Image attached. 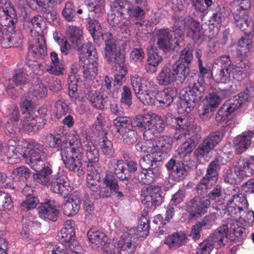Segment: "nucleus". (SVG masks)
I'll use <instances>...</instances> for the list:
<instances>
[{
    "mask_svg": "<svg viewBox=\"0 0 254 254\" xmlns=\"http://www.w3.org/2000/svg\"><path fill=\"white\" fill-rule=\"evenodd\" d=\"M181 25L184 26V28L188 32V36L191 37L193 39L199 38L200 35L199 23L194 20L190 16L185 18L179 17Z\"/></svg>",
    "mask_w": 254,
    "mask_h": 254,
    "instance_id": "31",
    "label": "nucleus"
},
{
    "mask_svg": "<svg viewBox=\"0 0 254 254\" xmlns=\"http://www.w3.org/2000/svg\"><path fill=\"white\" fill-rule=\"evenodd\" d=\"M63 17L68 21L71 22L75 20L76 11L73 2L67 1L64 4V8L62 11Z\"/></svg>",
    "mask_w": 254,
    "mask_h": 254,
    "instance_id": "60",
    "label": "nucleus"
},
{
    "mask_svg": "<svg viewBox=\"0 0 254 254\" xmlns=\"http://www.w3.org/2000/svg\"><path fill=\"white\" fill-rule=\"evenodd\" d=\"M69 146L64 144L62 145L61 155L64 166L69 171L82 174L81 159L78 155L81 154V145L80 139L77 135H71L68 139Z\"/></svg>",
    "mask_w": 254,
    "mask_h": 254,
    "instance_id": "2",
    "label": "nucleus"
},
{
    "mask_svg": "<svg viewBox=\"0 0 254 254\" xmlns=\"http://www.w3.org/2000/svg\"><path fill=\"white\" fill-rule=\"evenodd\" d=\"M43 22V18L40 15L33 16L30 20L25 21L26 29L32 36H38L42 30Z\"/></svg>",
    "mask_w": 254,
    "mask_h": 254,
    "instance_id": "46",
    "label": "nucleus"
},
{
    "mask_svg": "<svg viewBox=\"0 0 254 254\" xmlns=\"http://www.w3.org/2000/svg\"><path fill=\"white\" fill-rule=\"evenodd\" d=\"M112 78L108 76L105 77L104 82L103 85L101 86L100 89V93H102V96L105 98L107 96H111V99L115 98L114 93L112 91Z\"/></svg>",
    "mask_w": 254,
    "mask_h": 254,
    "instance_id": "62",
    "label": "nucleus"
},
{
    "mask_svg": "<svg viewBox=\"0 0 254 254\" xmlns=\"http://www.w3.org/2000/svg\"><path fill=\"white\" fill-rule=\"evenodd\" d=\"M205 85L198 80L192 83L190 81L189 85L184 94L182 93V104L186 107V111L190 112L194 107L195 103L199 102L203 96Z\"/></svg>",
    "mask_w": 254,
    "mask_h": 254,
    "instance_id": "7",
    "label": "nucleus"
},
{
    "mask_svg": "<svg viewBox=\"0 0 254 254\" xmlns=\"http://www.w3.org/2000/svg\"><path fill=\"white\" fill-rule=\"evenodd\" d=\"M33 189L30 186L26 185L23 189L22 193L26 196V198L20 203L19 206V209L20 211H27L37 207L39 200L33 194Z\"/></svg>",
    "mask_w": 254,
    "mask_h": 254,
    "instance_id": "25",
    "label": "nucleus"
},
{
    "mask_svg": "<svg viewBox=\"0 0 254 254\" xmlns=\"http://www.w3.org/2000/svg\"><path fill=\"white\" fill-rule=\"evenodd\" d=\"M228 225H222L208 237L215 248L220 249L225 245L228 239Z\"/></svg>",
    "mask_w": 254,
    "mask_h": 254,
    "instance_id": "28",
    "label": "nucleus"
},
{
    "mask_svg": "<svg viewBox=\"0 0 254 254\" xmlns=\"http://www.w3.org/2000/svg\"><path fill=\"white\" fill-rule=\"evenodd\" d=\"M131 85L137 98L144 105H155L156 98L153 82L135 75L130 77Z\"/></svg>",
    "mask_w": 254,
    "mask_h": 254,
    "instance_id": "4",
    "label": "nucleus"
},
{
    "mask_svg": "<svg viewBox=\"0 0 254 254\" xmlns=\"http://www.w3.org/2000/svg\"><path fill=\"white\" fill-rule=\"evenodd\" d=\"M83 151L86 158L87 170H95V168H99V152L91 141H87L83 146Z\"/></svg>",
    "mask_w": 254,
    "mask_h": 254,
    "instance_id": "18",
    "label": "nucleus"
},
{
    "mask_svg": "<svg viewBox=\"0 0 254 254\" xmlns=\"http://www.w3.org/2000/svg\"><path fill=\"white\" fill-rule=\"evenodd\" d=\"M172 122L176 124L175 127L179 131L178 136H176V139H182L193 132L194 125L191 124L188 118L181 117L172 118Z\"/></svg>",
    "mask_w": 254,
    "mask_h": 254,
    "instance_id": "29",
    "label": "nucleus"
},
{
    "mask_svg": "<svg viewBox=\"0 0 254 254\" xmlns=\"http://www.w3.org/2000/svg\"><path fill=\"white\" fill-rule=\"evenodd\" d=\"M78 55L80 60L86 59L89 60H98L96 48L90 42L86 43L78 48Z\"/></svg>",
    "mask_w": 254,
    "mask_h": 254,
    "instance_id": "42",
    "label": "nucleus"
},
{
    "mask_svg": "<svg viewBox=\"0 0 254 254\" xmlns=\"http://www.w3.org/2000/svg\"><path fill=\"white\" fill-rule=\"evenodd\" d=\"M0 17L5 20L4 24H7L11 29L17 22V14L9 0H0Z\"/></svg>",
    "mask_w": 254,
    "mask_h": 254,
    "instance_id": "19",
    "label": "nucleus"
},
{
    "mask_svg": "<svg viewBox=\"0 0 254 254\" xmlns=\"http://www.w3.org/2000/svg\"><path fill=\"white\" fill-rule=\"evenodd\" d=\"M157 49L151 48L148 52L147 63L145 69L147 72L154 73L157 71V67L162 62L163 58L159 55Z\"/></svg>",
    "mask_w": 254,
    "mask_h": 254,
    "instance_id": "37",
    "label": "nucleus"
},
{
    "mask_svg": "<svg viewBox=\"0 0 254 254\" xmlns=\"http://www.w3.org/2000/svg\"><path fill=\"white\" fill-rule=\"evenodd\" d=\"M186 68L182 64L165 65L157 76L158 84L161 86H167L176 81L178 84L182 85L187 77L185 74Z\"/></svg>",
    "mask_w": 254,
    "mask_h": 254,
    "instance_id": "6",
    "label": "nucleus"
},
{
    "mask_svg": "<svg viewBox=\"0 0 254 254\" xmlns=\"http://www.w3.org/2000/svg\"><path fill=\"white\" fill-rule=\"evenodd\" d=\"M157 153H152L147 154L141 157L139 160V165L143 171L152 170L157 166V162H161L162 158Z\"/></svg>",
    "mask_w": 254,
    "mask_h": 254,
    "instance_id": "44",
    "label": "nucleus"
},
{
    "mask_svg": "<svg viewBox=\"0 0 254 254\" xmlns=\"http://www.w3.org/2000/svg\"><path fill=\"white\" fill-rule=\"evenodd\" d=\"M165 166L168 170L172 171L175 180H182L187 176V170L182 161L177 160L173 158L169 160Z\"/></svg>",
    "mask_w": 254,
    "mask_h": 254,
    "instance_id": "21",
    "label": "nucleus"
},
{
    "mask_svg": "<svg viewBox=\"0 0 254 254\" xmlns=\"http://www.w3.org/2000/svg\"><path fill=\"white\" fill-rule=\"evenodd\" d=\"M38 210L39 217L44 220L53 222L58 220L59 211L50 201L42 203L38 207Z\"/></svg>",
    "mask_w": 254,
    "mask_h": 254,
    "instance_id": "24",
    "label": "nucleus"
},
{
    "mask_svg": "<svg viewBox=\"0 0 254 254\" xmlns=\"http://www.w3.org/2000/svg\"><path fill=\"white\" fill-rule=\"evenodd\" d=\"M123 18L120 15H117L115 13H111L108 15V22L110 25L113 27H116L117 26L120 28V31L122 33L124 32L127 33V30H128V24L130 23V22H124V23L120 24L121 19Z\"/></svg>",
    "mask_w": 254,
    "mask_h": 254,
    "instance_id": "57",
    "label": "nucleus"
},
{
    "mask_svg": "<svg viewBox=\"0 0 254 254\" xmlns=\"http://www.w3.org/2000/svg\"><path fill=\"white\" fill-rule=\"evenodd\" d=\"M140 192L141 202L147 207L153 209L162 203L161 187L156 185L144 187L141 188Z\"/></svg>",
    "mask_w": 254,
    "mask_h": 254,
    "instance_id": "10",
    "label": "nucleus"
},
{
    "mask_svg": "<svg viewBox=\"0 0 254 254\" xmlns=\"http://www.w3.org/2000/svg\"><path fill=\"white\" fill-rule=\"evenodd\" d=\"M154 37L156 39L157 47L165 53L173 51L177 45H179L178 41L173 39L170 31L167 28L157 29L154 31Z\"/></svg>",
    "mask_w": 254,
    "mask_h": 254,
    "instance_id": "17",
    "label": "nucleus"
},
{
    "mask_svg": "<svg viewBox=\"0 0 254 254\" xmlns=\"http://www.w3.org/2000/svg\"><path fill=\"white\" fill-rule=\"evenodd\" d=\"M212 217L211 215L206 216L201 221L197 222L194 225L192 226L190 236L193 240L196 241L200 239V232L202 227L207 225Z\"/></svg>",
    "mask_w": 254,
    "mask_h": 254,
    "instance_id": "56",
    "label": "nucleus"
},
{
    "mask_svg": "<svg viewBox=\"0 0 254 254\" xmlns=\"http://www.w3.org/2000/svg\"><path fill=\"white\" fill-rule=\"evenodd\" d=\"M151 142L153 145V153H157V154L160 155L159 156L162 158V160H164L166 150L170 148L171 145V138L167 135H163L156 138Z\"/></svg>",
    "mask_w": 254,
    "mask_h": 254,
    "instance_id": "32",
    "label": "nucleus"
},
{
    "mask_svg": "<svg viewBox=\"0 0 254 254\" xmlns=\"http://www.w3.org/2000/svg\"><path fill=\"white\" fill-rule=\"evenodd\" d=\"M183 142L177 150V154L180 158H185L190 154L195 148L197 144V135L196 134H190L186 135L182 139H177Z\"/></svg>",
    "mask_w": 254,
    "mask_h": 254,
    "instance_id": "23",
    "label": "nucleus"
},
{
    "mask_svg": "<svg viewBox=\"0 0 254 254\" xmlns=\"http://www.w3.org/2000/svg\"><path fill=\"white\" fill-rule=\"evenodd\" d=\"M37 112L40 117L33 114L26 117L23 120L22 127L28 134H34L44 127L46 124L45 118L47 115V109L44 107L40 108Z\"/></svg>",
    "mask_w": 254,
    "mask_h": 254,
    "instance_id": "9",
    "label": "nucleus"
},
{
    "mask_svg": "<svg viewBox=\"0 0 254 254\" xmlns=\"http://www.w3.org/2000/svg\"><path fill=\"white\" fill-rule=\"evenodd\" d=\"M87 235L89 242L92 245L97 246L98 248L106 249L108 244V237L102 231H95L91 229L87 232Z\"/></svg>",
    "mask_w": 254,
    "mask_h": 254,
    "instance_id": "40",
    "label": "nucleus"
},
{
    "mask_svg": "<svg viewBox=\"0 0 254 254\" xmlns=\"http://www.w3.org/2000/svg\"><path fill=\"white\" fill-rule=\"evenodd\" d=\"M87 96L91 105L99 110H103L108 102L111 101V96L103 97L102 93H98L95 90L89 91Z\"/></svg>",
    "mask_w": 254,
    "mask_h": 254,
    "instance_id": "38",
    "label": "nucleus"
},
{
    "mask_svg": "<svg viewBox=\"0 0 254 254\" xmlns=\"http://www.w3.org/2000/svg\"><path fill=\"white\" fill-rule=\"evenodd\" d=\"M186 235L179 233L169 235L166 239L165 243L171 249H176L181 247L186 243Z\"/></svg>",
    "mask_w": 254,
    "mask_h": 254,
    "instance_id": "53",
    "label": "nucleus"
},
{
    "mask_svg": "<svg viewBox=\"0 0 254 254\" xmlns=\"http://www.w3.org/2000/svg\"><path fill=\"white\" fill-rule=\"evenodd\" d=\"M56 117L58 119L65 116L70 113L72 111L70 109L68 104L64 100H59L55 103Z\"/></svg>",
    "mask_w": 254,
    "mask_h": 254,
    "instance_id": "58",
    "label": "nucleus"
},
{
    "mask_svg": "<svg viewBox=\"0 0 254 254\" xmlns=\"http://www.w3.org/2000/svg\"><path fill=\"white\" fill-rule=\"evenodd\" d=\"M102 153L108 158L113 157L115 153L113 145L111 140L106 137H103L99 143Z\"/></svg>",
    "mask_w": 254,
    "mask_h": 254,
    "instance_id": "61",
    "label": "nucleus"
},
{
    "mask_svg": "<svg viewBox=\"0 0 254 254\" xmlns=\"http://www.w3.org/2000/svg\"><path fill=\"white\" fill-rule=\"evenodd\" d=\"M254 135V132L249 130L243 132L234 139V144L236 154H241L249 148Z\"/></svg>",
    "mask_w": 254,
    "mask_h": 254,
    "instance_id": "26",
    "label": "nucleus"
},
{
    "mask_svg": "<svg viewBox=\"0 0 254 254\" xmlns=\"http://www.w3.org/2000/svg\"><path fill=\"white\" fill-rule=\"evenodd\" d=\"M103 184L107 188H109L112 192H114L117 198L122 199L125 196L123 192L119 190L118 181L112 172H106L103 179Z\"/></svg>",
    "mask_w": 254,
    "mask_h": 254,
    "instance_id": "33",
    "label": "nucleus"
},
{
    "mask_svg": "<svg viewBox=\"0 0 254 254\" xmlns=\"http://www.w3.org/2000/svg\"><path fill=\"white\" fill-rule=\"evenodd\" d=\"M109 168L114 175L121 181L128 182L129 175L127 172L125 162L122 160L112 159L109 163Z\"/></svg>",
    "mask_w": 254,
    "mask_h": 254,
    "instance_id": "27",
    "label": "nucleus"
},
{
    "mask_svg": "<svg viewBox=\"0 0 254 254\" xmlns=\"http://www.w3.org/2000/svg\"><path fill=\"white\" fill-rule=\"evenodd\" d=\"M105 59L113 67L119 69L124 68L125 57L120 51L117 50V44L113 39L105 40L104 50Z\"/></svg>",
    "mask_w": 254,
    "mask_h": 254,
    "instance_id": "11",
    "label": "nucleus"
},
{
    "mask_svg": "<svg viewBox=\"0 0 254 254\" xmlns=\"http://www.w3.org/2000/svg\"><path fill=\"white\" fill-rule=\"evenodd\" d=\"M224 134L217 131L210 133L195 149L194 154L199 159L207 156L222 139Z\"/></svg>",
    "mask_w": 254,
    "mask_h": 254,
    "instance_id": "14",
    "label": "nucleus"
},
{
    "mask_svg": "<svg viewBox=\"0 0 254 254\" xmlns=\"http://www.w3.org/2000/svg\"><path fill=\"white\" fill-rule=\"evenodd\" d=\"M234 11L232 13L235 25L238 24V21L242 20L244 15L249 17L248 10L251 8V0H234L233 1Z\"/></svg>",
    "mask_w": 254,
    "mask_h": 254,
    "instance_id": "22",
    "label": "nucleus"
},
{
    "mask_svg": "<svg viewBox=\"0 0 254 254\" xmlns=\"http://www.w3.org/2000/svg\"><path fill=\"white\" fill-rule=\"evenodd\" d=\"M215 64L218 65L215 76L219 82L227 83L230 81L231 77L234 79L240 80L245 71L243 62L234 64L229 56L222 55L218 57Z\"/></svg>",
    "mask_w": 254,
    "mask_h": 254,
    "instance_id": "3",
    "label": "nucleus"
},
{
    "mask_svg": "<svg viewBox=\"0 0 254 254\" xmlns=\"http://www.w3.org/2000/svg\"><path fill=\"white\" fill-rule=\"evenodd\" d=\"M7 27V32L5 35L4 39L2 41L1 47L3 48L7 49L11 47L20 48L23 44V35L20 31H14V28L11 29L7 24H4Z\"/></svg>",
    "mask_w": 254,
    "mask_h": 254,
    "instance_id": "20",
    "label": "nucleus"
},
{
    "mask_svg": "<svg viewBox=\"0 0 254 254\" xmlns=\"http://www.w3.org/2000/svg\"><path fill=\"white\" fill-rule=\"evenodd\" d=\"M238 21L236 26L247 36L254 37V18L253 19L244 15L242 20Z\"/></svg>",
    "mask_w": 254,
    "mask_h": 254,
    "instance_id": "49",
    "label": "nucleus"
},
{
    "mask_svg": "<svg viewBox=\"0 0 254 254\" xmlns=\"http://www.w3.org/2000/svg\"><path fill=\"white\" fill-rule=\"evenodd\" d=\"M177 94V90L175 87H167L158 93L155 97L156 102L158 101L163 106L167 107L172 103Z\"/></svg>",
    "mask_w": 254,
    "mask_h": 254,
    "instance_id": "39",
    "label": "nucleus"
},
{
    "mask_svg": "<svg viewBox=\"0 0 254 254\" xmlns=\"http://www.w3.org/2000/svg\"><path fill=\"white\" fill-rule=\"evenodd\" d=\"M113 125L117 132L123 133L130 128L129 127H132V119L129 117L119 116L113 120Z\"/></svg>",
    "mask_w": 254,
    "mask_h": 254,
    "instance_id": "52",
    "label": "nucleus"
},
{
    "mask_svg": "<svg viewBox=\"0 0 254 254\" xmlns=\"http://www.w3.org/2000/svg\"><path fill=\"white\" fill-rule=\"evenodd\" d=\"M211 202L205 197L195 196L188 200L185 204L186 211L189 213V220L196 219L206 213Z\"/></svg>",
    "mask_w": 254,
    "mask_h": 254,
    "instance_id": "8",
    "label": "nucleus"
},
{
    "mask_svg": "<svg viewBox=\"0 0 254 254\" xmlns=\"http://www.w3.org/2000/svg\"><path fill=\"white\" fill-rule=\"evenodd\" d=\"M71 135H76L74 133H73L69 135L68 138H69V136ZM68 141V139L65 141H62V136L60 134H53L49 133L46 135L45 144L47 147L50 148L59 149L60 148L61 150L62 145L63 144H64L65 146H69Z\"/></svg>",
    "mask_w": 254,
    "mask_h": 254,
    "instance_id": "45",
    "label": "nucleus"
},
{
    "mask_svg": "<svg viewBox=\"0 0 254 254\" xmlns=\"http://www.w3.org/2000/svg\"><path fill=\"white\" fill-rule=\"evenodd\" d=\"M87 20L86 27L90 34L91 35L94 41L99 40L102 36L99 22L97 20L90 17L87 19Z\"/></svg>",
    "mask_w": 254,
    "mask_h": 254,
    "instance_id": "55",
    "label": "nucleus"
},
{
    "mask_svg": "<svg viewBox=\"0 0 254 254\" xmlns=\"http://www.w3.org/2000/svg\"><path fill=\"white\" fill-rule=\"evenodd\" d=\"M223 179L225 183L233 185V186L240 184L242 181L241 178L238 177V174L234 170L233 171L231 169H227L225 171Z\"/></svg>",
    "mask_w": 254,
    "mask_h": 254,
    "instance_id": "63",
    "label": "nucleus"
},
{
    "mask_svg": "<svg viewBox=\"0 0 254 254\" xmlns=\"http://www.w3.org/2000/svg\"><path fill=\"white\" fill-rule=\"evenodd\" d=\"M89 12L96 17L101 16L105 11V0H84Z\"/></svg>",
    "mask_w": 254,
    "mask_h": 254,
    "instance_id": "50",
    "label": "nucleus"
},
{
    "mask_svg": "<svg viewBox=\"0 0 254 254\" xmlns=\"http://www.w3.org/2000/svg\"><path fill=\"white\" fill-rule=\"evenodd\" d=\"M98 60H89L81 68L83 76L86 79H92L97 75Z\"/></svg>",
    "mask_w": 254,
    "mask_h": 254,
    "instance_id": "51",
    "label": "nucleus"
},
{
    "mask_svg": "<svg viewBox=\"0 0 254 254\" xmlns=\"http://www.w3.org/2000/svg\"><path fill=\"white\" fill-rule=\"evenodd\" d=\"M29 75L23 69H19L15 71L12 77V81L16 86L26 84L28 80Z\"/></svg>",
    "mask_w": 254,
    "mask_h": 254,
    "instance_id": "64",
    "label": "nucleus"
},
{
    "mask_svg": "<svg viewBox=\"0 0 254 254\" xmlns=\"http://www.w3.org/2000/svg\"><path fill=\"white\" fill-rule=\"evenodd\" d=\"M120 103L125 108L129 109L132 105V94L129 87L124 86L121 93Z\"/></svg>",
    "mask_w": 254,
    "mask_h": 254,
    "instance_id": "59",
    "label": "nucleus"
},
{
    "mask_svg": "<svg viewBox=\"0 0 254 254\" xmlns=\"http://www.w3.org/2000/svg\"><path fill=\"white\" fill-rule=\"evenodd\" d=\"M193 50L190 44H188L187 46L183 49L180 53L179 59L176 62V65H183L186 67V73L185 74L189 76L190 71V64L192 62L193 59Z\"/></svg>",
    "mask_w": 254,
    "mask_h": 254,
    "instance_id": "34",
    "label": "nucleus"
},
{
    "mask_svg": "<svg viewBox=\"0 0 254 254\" xmlns=\"http://www.w3.org/2000/svg\"><path fill=\"white\" fill-rule=\"evenodd\" d=\"M74 224V222L70 220L64 222V227L57 235L59 241L65 243L72 241L75 236Z\"/></svg>",
    "mask_w": 254,
    "mask_h": 254,
    "instance_id": "41",
    "label": "nucleus"
},
{
    "mask_svg": "<svg viewBox=\"0 0 254 254\" xmlns=\"http://www.w3.org/2000/svg\"><path fill=\"white\" fill-rule=\"evenodd\" d=\"M152 114L138 115L132 120V127L143 131L151 126Z\"/></svg>",
    "mask_w": 254,
    "mask_h": 254,
    "instance_id": "47",
    "label": "nucleus"
},
{
    "mask_svg": "<svg viewBox=\"0 0 254 254\" xmlns=\"http://www.w3.org/2000/svg\"><path fill=\"white\" fill-rule=\"evenodd\" d=\"M253 163L248 158L241 157L234 166V171L238 177L243 180L246 177L250 176L253 172Z\"/></svg>",
    "mask_w": 254,
    "mask_h": 254,
    "instance_id": "36",
    "label": "nucleus"
},
{
    "mask_svg": "<svg viewBox=\"0 0 254 254\" xmlns=\"http://www.w3.org/2000/svg\"><path fill=\"white\" fill-rule=\"evenodd\" d=\"M27 148L29 149L30 166L33 170H38L43 166L44 160L47 157L46 149L43 144L35 140L29 141Z\"/></svg>",
    "mask_w": 254,
    "mask_h": 254,
    "instance_id": "15",
    "label": "nucleus"
},
{
    "mask_svg": "<svg viewBox=\"0 0 254 254\" xmlns=\"http://www.w3.org/2000/svg\"><path fill=\"white\" fill-rule=\"evenodd\" d=\"M69 36V40L73 47H77L81 44L83 40V32L80 26L70 25L66 31Z\"/></svg>",
    "mask_w": 254,
    "mask_h": 254,
    "instance_id": "48",
    "label": "nucleus"
},
{
    "mask_svg": "<svg viewBox=\"0 0 254 254\" xmlns=\"http://www.w3.org/2000/svg\"><path fill=\"white\" fill-rule=\"evenodd\" d=\"M30 175V169L27 167L21 166L12 171L11 177L16 182H25Z\"/></svg>",
    "mask_w": 254,
    "mask_h": 254,
    "instance_id": "54",
    "label": "nucleus"
},
{
    "mask_svg": "<svg viewBox=\"0 0 254 254\" xmlns=\"http://www.w3.org/2000/svg\"><path fill=\"white\" fill-rule=\"evenodd\" d=\"M132 235L128 233H125L121 236L117 245L120 254H134L136 246L132 242Z\"/></svg>",
    "mask_w": 254,
    "mask_h": 254,
    "instance_id": "30",
    "label": "nucleus"
},
{
    "mask_svg": "<svg viewBox=\"0 0 254 254\" xmlns=\"http://www.w3.org/2000/svg\"><path fill=\"white\" fill-rule=\"evenodd\" d=\"M109 1L112 11L123 19L137 24L145 17V11L141 7L134 6L127 0H109Z\"/></svg>",
    "mask_w": 254,
    "mask_h": 254,
    "instance_id": "5",
    "label": "nucleus"
},
{
    "mask_svg": "<svg viewBox=\"0 0 254 254\" xmlns=\"http://www.w3.org/2000/svg\"><path fill=\"white\" fill-rule=\"evenodd\" d=\"M47 47L46 45V41L43 36H40L37 39V42L34 45L30 46L26 58V64L32 69H34L37 66H39L40 64L37 62V60L38 56H44L47 54Z\"/></svg>",
    "mask_w": 254,
    "mask_h": 254,
    "instance_id": "16",
    "label": "nucleus"
},
{
    "mask_svg": "<svg viewBox=\"0 0 254 254\" xmlns=\"http://www.w3.org/2000/svg\"><path fill=\"white\" fill-rule=\"evenodd\" d=\"M229 190L233 191L234 193L233 194L232 192V198L228 201L238 206V209H243L247 211L248 209V202L244 194L239 192V188L238 187L233 186L230 188Z\"/></svg>",
    "mask_w": 254,
    "mask_h": 254,
    "instance_id": "43",
    "label": "nucleus"
},
{
    "mask_svg": "<svg viewBox=\"0 0 254 254\" xmlns=\"http://www.w3.org/2000/svg\"><path fill=\"white\" fill-rule=\"evenodd\" d=\"M33 174L34 181L44 186L50 185L52 192L58 193L65 198L71 192L72 187L68 178L63 174L58 173L52 178V169L49 166L41 167Z\"/></svg>",
    "mask_w": 254,
    "mask_h": 254,
    "instance_id": "1",
    "label": "nucleus"
},
{
    "mask_svg": "<svg viewBox=\"0 0 254 254\" xmlns=\"http://www.w3.org/2000/svg\"><path fill=\"white\" fill-rule=\"evenodd\" d=\"M224 134L217 131L210 133L195 149L194 154L199 159L207 156L222 139Z\"/></svg>",
    "mask_w": 254,
    "mask_h": 254,
    "instance_id": "13",
    "label": "nucleus"
},
{
    "mask_svg": "<svg viewBox=\"0 0 254 254\" xmlns=\"http://www.w3.org/2000/svg\"><path fill=\"white\" fill-rule=\"evenodd\" d=\"M81 198L79 193L74 192L71 198V201H66L63 206L64 215L67 216L75 215L80 207Z\"/></svg>",
    "mask_w": 254,
    "mask_h": 254,
    "instance_id": "35",
    "label": "nucleus"
},
{
    "mask_svg": "<svg viewBox=\"0 0 254 254\" xmlns=\"http://www.w3.org/2000/svg\"><path fill=\"white\" fill-rule=\"evenodd\" d=\"M220 168L219 160L215 159L208 166L206 174L199 181L195 187V190L200 197H204V195L207 193L208 184L216 183L218 180V172L217 170Z\"/></svg>",
    "mask_w": 254,
    "mask_h": 254,
    "instance_id": "12",
    "label": "nucleus"
}]
</instances>
